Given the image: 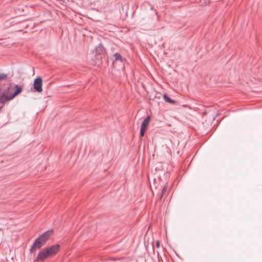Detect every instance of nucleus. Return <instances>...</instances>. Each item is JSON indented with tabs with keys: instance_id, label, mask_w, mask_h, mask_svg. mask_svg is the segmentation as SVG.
I'll use <instances>...</instances> for the list:
<instances>
[{
	"instance_id": "f257e3e1",
	"label": "nucleus",
	"mask_w": 262,
	"mask_h": 262,
	"mask_svg": "<svg viewBox=\"0 0 262 262\" xmlns=\"http://www.w3.org/2000/svg\"><path fill=\"white\" fill-rule=\"evenodd\" d=\"M53 233L52 230H49L40 235L34 242L30 249V252H35L37 249L40 248L49 240Z\"/></svg>"
},
{
	"instance_id": "f03ea898",
	"label": "nucleus",
	"mask_w": 262,
	"mask_h": 262,
	"mask_svg": "<svg viewBox=\"0 0 262 262\" xmlns=\"http://www.w3.org/2000/svg\"><path fill=\"white\" fill-rule=\"evenodd\" d=\"M51 256L50 252L47 248L43 249L37 255L36 257L37 260L43 261L46 258Z\"/></svg>"
},
{
	"instance_id": "7ed1b4c3",
	"label": "nucleus",
	"mask_w": 262,
	"mask_h": 262,
	"mask_svg": "<svg viewBox=\"0 0 262 262\" xmlns=\"http://www.w3.org/2000/svg\"><path fill=\"white\" fill-rule=\"evenodd\" d=\"M42 80L41 77H37L34 81L33 87L34 90L40 93L42 91Z\"/></svg>"
},
{
	"instance_id": "20e7f679",
	"label": "nucleus",
	"mask_w": 262,
	"mask_h": 262,
	"mask_svg": "<svg viewBox=\"0 0 262 262\" xmlns=\"http://www.w3.org/2000/svg\"><path fill=\"white\" fill-rule=\"evenodd\" d=\"M114 57L115 58V60L113 62L114 66H116L118 62H121L122 63L121 69L122 70H123L124 69V65L123 61V58L121 55L118 53H116L114 54Z\"/></svg>"
},
{
	"instance_id": "39448f33",
	"label": "nucleus",
	"mask_w": 262,
	"mask_h": 262,
	"mask_svg": "<svg viewBox=\"0 0 262 262\" xmlns=\"http://www.w3.org/2000/svg\"><path fill=\"white\" fill-rule=\"evenodd\" d=\"M14 98L13 95L10 96L8 95L7 92H3L2 95L0 96V103L4 104Z\"/></svg>"
},
{
	"instance_id": "423d86ee",
	"label": "nucleus",
	"mask_w": 262,
	"mask_h": 262,
	"mask_svg": "<svg viewBox=\"0 0 262 262\" xmlns=\"http://www.w3.org/2000/svg\"><path fill=\"white\" fill-rule=\"evenodd\" d=\"M60 246L58 244L52 246L49 248H47L48 251L50 252V255L52 256L55 255L60 249Z\"/></svg>"
},
{
	"instance_id": "0eeeda50",
	"label": "nucleus",
	"mask_w": 262,
	"mask_h": 262,
	"mask_svg": "<svg viewBox=\"0 0 262 262\" xmlns=\"http://www.w3.org/2000/svg\"><path fill=\"white\" fill-rule=\"evenodd\" d=\"M95 52L97 54H98V55H102L104 53V47L103 46H102V45L101 43H100L98 47H97L96 48H95Z\"/></svg>"
},
{
	"instance_id": "6e6552de",
	"label": "nucleus",
	"mask_w": 262,
	"mask_h": 262,
	"mask_svg": "<svg viewBox=\"0 0 262 262\" xmlns=\"http://www.w3.org/2000/svg\"><path fill=\"white\" fill-rule=\"evenodd\" d=\"M12 89H13L14 93L13 95L14 97L20 93L23 90L22 88L18 85H15L13 88H12Z\"/></svg>"
},
{
	"instance_id": "1a4fd4ad",
	"label": "nucleus",
	"mask_w": 262,
	"mask_h": 262,
	"mask_svg": "<svg viewBox=\"0 0 262 262\" xmlns=\"http://www.w3.org/2000/svg\"><path fill=\"white\" fill-rule=\"evenodd\" d=\"M150 121V116H147L146 118L144 119L143 121L142 122L141 126V128L144 129V130H146L147 126Z\"/></svg>"
},
{
	"instance_id": "9d476101",
	"label": "nucleus",
	"mask_w": 262,
	"mask_h": 262,
	"mask_svg": "<svg viewBox=\"0 0 262 262\" xmlns=\"http://www.w3.org/2000/svg\"><path fill=\"white\" fill-rule=\"evenodd\" d=\"M4 92H7L8 95L11 96L13 95V89L9 88L8 89L6 90Z\"/></svg>"
},
{
	"instance_id": "9b49d317",
	"label": "nucleus",
	"mask_w": 262,
	"mask_h": 262,
	"mask_svg": "<svg viewBox=\"0 0 262 262\" xmlns=\"http://www.w3.org/2000/svg\"><path fill=\"white\" fill-rule=\"evenodd\" d=\"M7 74L0 73V81L6 79L7 78Z\"/></svg>"
},
{
	"instance_id": "f8f14e48",
	"label": "nucleus",
	"mask_w": 262,
	"mask_h": 262,
	"mask_svg": "<svg viewBox=\"0 0 262 262\" xmlns=\"http://www.w3.org/2000/svg\"><path fill=\"white\" fill-rule=\"evenodd\" d=\"M166 101L170 103H173L174 102V101H173L169 97H167V98L166 99Z\"/></svg>"
},
{
	"instance_id": "ddd939ff",
	"label": "nucleus",
	"mask_w": 262,
	"mask_h": 262,
	"mask_svg": "<svg viewBox=\"0 0 262 262\" xmlns=\"http://www.w3.org/2000/svg\"><path fill=\"white\" fill-rule=\"evenodd\" d=\"M146 131V130H144V129L143 128H140V136L141 137H143L144 135V133H145V132Z\"/></svg>"
},
{
	"instance_id": "4468645a",
	"label": "nucleus",
	"mask_w": 262,
	"mask_h": 262,
	"mask_svg": "<svg viewBox=\"0 0 262 262\" xmlns=\"http://www.w3.org/2000/svg\"><path fill=\"white\" fill-rule=\"evenodd\" d=\"M166 190V187H164L163 189H162V192H161V196H163V195L164 194V192H165V191Z\"/></svg>"
},
{
	"instance_id": "2eb2a0df",
	"label": "nucleus",
	"mask_w": 262,
	"mask_h": 262,
	"mask_svg": "<svg viewBox=\"0 0 262 262\" xmlns=\"http://www.w3.org/2000/svg\"><path fill=\"white\" fill-rule=\"evenodd\" d=\"M156 247L158 248L160 247V242L159 241L156 242Z\"/></svg>"
},
{
	"instance_id": "dca6fc26",
	"label": "nucleus",
	"mask_w": 262,
	"mask_h": 262,
	"mask_svg": "<svg viewBox=\"0 0 262 262\" xmlns=\"http://www.w3.org/2000/svg\"><path fill=\"white\" fill-rule=\"evenodd\" d=\"M163 97L165 99V100H166V99L167 98V97H168L166 94H164L163 95Z\"/></svg>"
}]
</instances>
